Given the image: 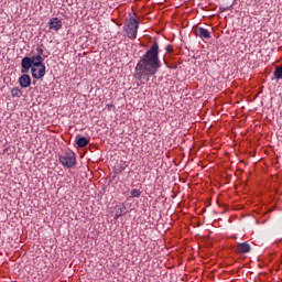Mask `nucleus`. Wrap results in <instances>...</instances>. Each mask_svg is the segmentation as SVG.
Masks as SVG:
<instances>
[{
    "mask_svg": "<svg viewBox=\"0 0 282 282\" xmlns=\"http://www.w3.org/2000/svg\"><path fill=\"white\" fill-rule=\"evenodd\" d=\"M165 51H166L167 54H171V52H173V46L167 45V46L165 47Z\"/></svg>",
    "mask_w": 282,
    "mask_h": 282,
    "instance_id": "13",
    "label": "nucleus"
},
{
    "mask_svg": "<svg viewBox=\"0 0 282 282\" xmlns=\"http://www.w3.org/2000/svg\"><path fill=\"white\" fill-rule=\"evenodd\" d=\"M36 52H37V56H43V48L42 47H37L36 48Z\"/></svg>",
    "mask_w": 282,
    "mask_h": 282,
    "instance_id": "14",
    "label": "nucleus"
},
{
    "mask_svg": "<svg viewBox=\"0 0 282 282\" xmlns=\"http://www.w3.org/2000/svg\"><path fill=\"white\" fill-rule=\"evenodd\" d=\"M121 216V214H116L115 219H118Z\"/></svg>",
    "mask_w": 282,
    "mask_h": 282,
    "instance_id": "16",
    "label": "nucleus"
},
{
    "mask_svg": "<svg viewBox=\"0 0 282 282\" xmlns=\"http://www.w3.org/2000/svg\"><path fill=\"white\" fill-rule=\"evenodd\" d=\"M21 65V73L28 74V70L31 69V74L36 80H41V78L45 76V64L43 63V56L41 55H33L32 57L25 56L22 58Z\"/></svg>",
    "mask_w": 282,
    "mask_h": 282,
    "instance_id": "2",
    "label": "nucleus"
},
{
    "mask_svg": "<svg viewBox=\"0 0 282 282\" xmlns=\"http://www.w3.org/2000/svg\"><path fill=\"white\" fill-rule=\"evenodd\" d=\"M111 107H113V105H109V104L107 105L108 109H111Z\"/></svg>",
    "mask_w": 282,
    "mask_h": 282,
    "instance_id": "17",
    "label": "nucleus"
},
{
    "mask_svg": "<svg viewBox=\"0 0 282 282\" xmlns=\"http://www.w3.org/2000/svg\"><path fill=\"white\" fill-rule=\"evenodd\" d=\"M275 80L282 79V65L278 66L273 73Z\"/></svg>",
    "mask_w": 282,
    "mask_h": 282,
    "instance_id": "11",
    "label": "nucleus"
},
{
    "mask_svg": "<svg viewBox=\"0 0 282 282\" xmlns=\"http://www.w3.org/2000/svg\"><path fill=\"white\" fill-rule=\"evenodd\" d=\"M238 254H246L248 252V242H240L236 248Z\"/></svg>",
    "mask_w": 282,
    "mask_h": 282,
    "instance_id": "7",
    "label": "nucleus"
},
{
    "mask_svg": "<svg viewBox=\"0 0 282 282\" xmlns=\"http://www.w3.org/2000/svg\"><path fill=\"white\" fill-rule=\"evenodd\" d=\"M124 169H127V166L124 164L120 165L118 169L119 173H122V171H124Z\"/></svg>",
    "mask_w": 282,
    "mask_h": 282,
    "instance_id": "15",
    "label": "nucleus"
},
{
    "mask_svg": "<svg viewBox=\"0 0 282 282\" xmlns=\"http://www.w3.org/2000/svg\"><path fill=\"white\" fill-rule=\"evenodd\" d=\"M59 162L66 169H72L76 166V153L72 150H67L64 154L59 155Z\"/></svg>",
    "mask_w": 282,
    "mask_h": 282,
    "instance_id": "4",
    "label": "nucleus"
},
{
    "mask_svg": "<svg viewBox=\"0 0 282 282\" xmlns=\"http://www.w3.org/2000/svg\"><path fill=\"white\" fill-rule=\"evenodd\" d=\"M11 96L12 98H21V96H23V91H21L19 87H14L11 89Z\"/></svg>",
    "mask_w": 282,
    "mask_h": 282,
    "instance_id": "10",
    "label": "nucleus"
},
{
    "mask_svg": "<svg viewBox=\"0 0 282 282\" xmlns=\"http://www.w3.org/2000/svg\"><path fill=\"white\" fill-rule=\"evenodd\" d=\"M197 36H199V39H210V32L204 28H198Z\"/></svg>",
    "mask_w": 282,
    "mask_h": 282,
    "instance_id": "8",
    "label": "nucleus"
},
{
    "mask_svg": "<svg viewBox=\"0 0 282 282\" xmlns=\"http://www.w3.org/2000/svg\"><path fill=\"white\" fill-rule=\"evenodd\" d=\"M48 28L50 30H54L55 32H58V30L63 28V21L58 20V18H52L48 21Z\"/></svg>",
    "mask_w": 282,
    "mask_h": 282,
    "instance_id": "5",
    "label": "nucleus"
},
{
    "mask_svg": "<svg viewBox=\"0 0 282 282\" xmlns=\"http://www.w3.org/2000/svg\"><path fill=\"white\" fill-rule=\"evenodd\" d=\"M19 83L20 86L23 87L24 89H26V87H30L32 85V77H30V75L28 74H23L20 78H19Z\"/></svg>",
    "mask_w": 282,
    "mask_h": 282,
    "instance_id": "6",
    "label": "nucleus"
},
{
    "mask_svg": "<svg viewBox=\"0 0 282 282\" xmlns=\"http://www.w3.org/2000/svg\"><path fill=\"white\" fill-rule=\"evenodd\" d=\"M76 144H77L78 149H85V147H87V144H89V140L85 137H82V138L77 139Z\"/></svg>",
    "mask_w": 282,
    "mask_h": 282,
    "instance_id": "9",
    "label": "nucleus"
},
{
    "mask_svg": "<svg viewBox=\"0 0 282 282\" xmlns=\"http://www.w3.org/2000/svg\"><path fill=\"white\" fill-rule=\"evenodd\" d=\"M248 252H250V246H248Z\"/></svg>",
    "mask_w": 282,
    "mask_h": 282,
    "instance_id": "18",
    "label": "nucleus"
},
{
    "mask_svg": "<svg viewBox=\"0 0 282 282\" xmlns=\"http://www.w3.org/2000/svg\"><path fill=\"white\" fill-rule=\"evenodd\" d=\"M140 28V23L135 18H131L126 21V25L123 30L128 36V39H138V29Z\"/></svg>",
    "mask_w": 282,
    "mask_h": 282,
    "instance_id": "3",
    "label": "nucleus"
},
{
    "mask_svg": "<svg viewBox=\"0 0 282 282\" xmlns=\"http://www.w3.org/2000/svg\"><path fill=\"white\" fill-rule=\"evenodd\" d=\"M161 67L160 44L154 42L138 62L134 68V78H137L141 85H144L145 83H149L151 76H155V74L160 72Z\"/></svg>",
    "mask_w": 282,
    "mask_h": 282,
    "instance_id": "1",
    "label": "nucleus"
},
{
    "mask_svg": "<svg viewBox=\"0 0 282 282\" xmlns=\"http://www.w3.org/2000/svg\"><path fill=\"white\" fill-rule=\"evenodd\" d=\"M142 195V191L138 189V188H133L130 192V197L132 198H139Z\"/></svg>",
    "mask_w": 282,
    "mask_h": 282,
    "instance_id": "12",
    "label": "nucleus"
}]
</instances>
